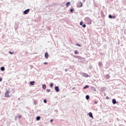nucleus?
I'll use <instances>...</instances> for the list:
<instances>
[{
	"mask_svg": "<svg viewBox=\"0 0 126 126\" xmlns=\"http://www.w3.org/2000/svg\"><path fill=\"white\" fill-rule=\"evenodd\" d=\"M54 120H50V122L52 123Z\"/></svg>",
	"mask_w": 126,
	"mask_h": 126,
	"instance_id": "c756f323",
	"label": "nucleus"
},
{
	"mask_svg": "<svg viewBox=\"0 0 126 126\" xmlns=\"http://www.w3.org/2000/svg\"><path fill=\"white\" fill-rule=\"evenodd\" d=\"M82 2H78L77 4V7H82Z\"/></svg>",
	"mask_w": 126,
	"mask_h": 126,
	"instance_id": "7ed1b4c3",
	"label": "nucleus"
},
{
	"mask_svg": "<svg viewBox=\"0 0 126 126\" xmlns=\"http://www.w3.org/2000/svg\"><path fill=\"white\" fill-rule=\"evenodd\" d=\"M86 22L87 23V24H91L92 23V21H91V19H90L89 18H86L85 19Z\"/></svg>",
	"mask_w": 126,
	"mask_h": 126,
	"instance_id": "f03ea898",
	"label": "nucleus"
},
{
	"mask_svg": "<svg viewBox=\"0 0 126 126\" xmlns=\"http://www.w3.org/2000/svg\"><path fill=\"white\" fill-rule=\"evenodd\" d=\"M51 91V90H47V92H50Z\"/></svg>",
	"mask_w": 126,
	"mask_h": 126,
	"instance_id": "cd10ccee",
	"label": "nucleus"
},
{
	"mask_svg": "<svg viewBox=\"0 0 126 126\" xmlns=\"http://www.w3.org/2000/svg\"><path fill=\"white\" fill-rule=\"evenodd\" d=\"M53 86H54V84H53V83H51L50 85V87L51 88H52V87H53Z\"/></svg>",
	"mask_w": 126,
	"mask_h": 126,
	"instance_id": "f3484780",
	"label": "nucleus"
},
{
	"mask_svg": "<svg viewBox=\"0 0 126 126\" xmlns=\"http://www.w3.org/2000/svg\"><path fill=\"white\" fill-rule=\"evenodd\" d=\"M70 12H73V9H71L70 10Z\"/></svg>",
	"mask_w": 126,
	"mask_h": 126,
	"instance_id": "b1692460",
	"label": "nucleus"
},
{
	"mask_svg": "<svg viewBox=\"0 0 126 126\" xmlns=\"http://www.w3.org/2000/svg\"><path fill=\"white\" fill-rule=\"evenodd\" d=\"M40 119H41V118L39 116H37L36 117V121H39Z\"/></svg>",
	"mask_w": 126,
	"mask_h": 126,
	"instance_id": "2eb2a0df",
	"label": "nucleus"
},
{
	"mask_svg": "<svg viewBox=\"0 0 126 126\" xmlns=\"http://www.w3.org/2000/svg\"><path fill=\"white\" fill-rule=\"evenodd\" d=\"M89 116L90 117V118H92L93 119V115L92 114V113L90 112L89 113Z\"/></svg>",
	"mask_w": 126,
	"mask_h": 126,
	"instance_id": "6e6552de",
	"label": "nucleus"
},
{
	"mask_svg": "<svg viewBox=\"0 0 126 126\" xmlns=\"http://www.w3.org/2000/svg\"><path fill=\"white\" fill-rule=\"evenodd\" d=\"M29 11H30V9H28L24 11L23 14H28V13H29Z\"/></svg>",
	"mask_w": 126,
	"mask_h": 126,
	"instance_id": "20e7f679",
	"label": "nucleus"
},
{
	"mask_svg": "<svg viewBox=\"0 0 126 126\" xmlns=\"http://www.w3.org/2000/svg\"><path fill=\"white\" fill-rule=\"evenodd\" d=\"M9 54H10V55H13V52H11L10 51L9 52Z\"/></svg>",
	"mask_w": 126,
	"mask_h": 126,
	"instance_id": "5701e85b",
	"label": "nucleus"
},
{
	"mask_svg": "<svg viewBox=\"0 0 126 126\" xmlns=\"http://www.w3.org/2000/svg\"><path fill=\"white\" fill-rule=\"evenodd\" d=\"M42 88L43 89H46V88H47V86H46V84L42 85Z\"/></svg>",
	"mask_w": 126,
	"mask_h": 126,
	"instance_id": "9d476101",
	"label": "nucleus"
},
{
	"mask_svg": "<svg viewBox=\"0 0 126 126\" xmlns=\"http://www.w3.org/2000/svg\"><path fill=\"white\" fill-rule=\"evenodd\" d=\"M97 103H98V102H97L96 101L94 102V104H97Z\"/></svg>",
	"mask_w": 126,
	"mask_h": 126,
	"instance_id": "7c9ffc66",
	"label": "nucleus"
},
{
	"mask_svg": "<svg viewBox=\"0 0 126 126\" xmlns=\"http://www.w3.org/2000/svg\"><path fill=\"white\" fill-rule=\"evenodd\" d=\"M89 88V86L88 85H86L84 87V89H86L87 88Z\"/></svg>",
	"mask_w": 126,
	"mask_h": 126,
	"instance_id": "4468645a",
	"label": "nucleus"
},
{
	"mask_svg": "<svg viewBox=\"0 0 126 126\" xmlns=\"http://www.w3.org/2000/svg\"><path fill=\"white\" fill-rule=\"evenodd\" d=\"M89 98H90L89 95L86 96V99H87V100H88L89 99Z\"/></svg>",
	"mask_w": 126,
	"mask_h": 126,
	"instance_id": "a211bd4d",
	"label": "nucleus"
},
{
	"mask_svg": "<svg viewBox=\"0 0 126 126\" xmlns=\"http://www.w3.org/2000/svg\"><path fill=\"white\" fill-rule=\"evenodd\" d=\"M65 71H67V69H65Z\"/></svg>",
	"mask_w": 126,
	"mask_h": 126,
	"instance_id": "2f4dec72",
	"label": "nucleus"
},
{
	"mask_svg": "<svg viewBox=\"0 0 126 126\" xmlns=\"http://www.w3.org/2000/svg\"><path fill=\"white\" fill-rule=\"evenodd\" d=\"M0 70H1L2 71H4V67H1L0 68Z\"/></svg>",
	"mask_w": 126,
	"mask_h": 126,
	"instance_id": "dca6fc26",
	"label": "nucleus"
},
{
	"mask_svg": "<svg viewBox=\"0 0 126 126\" xmlns=\"http://www.w3.org/2000/svg\"><path fill=\"white\" fill-rule=\"evenodd\" d=\"M70 4V2H67L66 3V6H67V7H68V6H69V5Z\"/></svg>",
	"mask_w": 126,
	"mask_h": 126,
	"instance_id": "9b49d317",
	"label": "nucleus"
},
{
	"mask_svg": "<svg viewBox=\"0 0 126 126\" xmlns=\"http://www.w3.org/2000/svg\"><path fill=\"white\" fill-rule=\"evenodd\" d=\"M1 81H2V78H0V82Z\"/></svg>",
	"mask_w": 126,
	"mask_h": 126,
	"instance_id": "bb28decb",
	"label": "nucleus"
},
{
	"mask_svg": "<svg viewBox=\"0 0 126 126\" xmlns=\"http://www.w3.org/2000/svg\"><path fill=\"white\" fill-rule=\"evenodd\" d=\"M107 99H109V97H107Z\"/></svg>",
	"mask_w": 126,
	"mask_h": 126,
	"instance_id": "72a5a7b5",
	"label": "nucleus"
},
{
	"mask_svg": "<svg viewBox=\"0 0 126 126\" xmlns=\"http://www.w3.org/2000/svg\"><path fill=\"white\" fill-rule=\"evenodd\" d=\"M12 94H11V92L9 90L7 91L5 93V97L6 98H9V97H11Z\"/></svg>",
	"mask_w": 126,
	"mask_h": 126,
	"instance_id": "f257e3e1",
	"label": "nucleus"
},
{
	"mask_svg": "<svg viewBox=\"0 0 126 126\" xmlns=\"http://www.w3.org/2000/svg\"><path fill=\"white\" fill-rule=\"evenodd\" d=\"M55 89L56 92H59V91H60V89H59V87L58 86L55 87Z\"/></svg>",
	"mask_w": 126,
	"mask_h": 126,
	"instance_id": "423d86ee",
	"label": "nucleus"
},
{
	"mask_svg": "<svg viewBox=\"0 0 126 126\" xmlns=\"http://www.w3.org/2000/svg\"><path fill=\"white\" fill-rule=\"evenodd\" d=\"M18 118H19V119H21V115H19V116H18Z\"/></svg>",
	"mask_w": 126,
	"mask_h": 126,
	"instance_id": "c85d7f7f",
	"label": "nucleus"
},
{
	"mask_svg": "<svg viewBox=\"0 0 126 126\" xmlns=\"http://www.w3.org/2000/svg\"><path fill=\"white\" fill-rule=\"evenodd\" d=\"M108 17L109 18H116V16H112V15H109L108 16Z\"/></svg>",
	"mask_w": 126,
	"mask_h": 126,
	"instance_id": "1a4fd4ad",
	"label": "nucleus"
},
{
	"mask_svg": "<svg viewBox=\"0 0 126 126\" xmlns=\"http://www.w3.org/2000/svg\"><path fill=\"white\" fill-rule=\"evenodd\" d=\"M74 54H75V55H77V54H78V52L77 51H75Z\"/></svg>",
	"mask_w": 126,
	"mask_h": 126,
	"instance_id": "6ab92c4d",
	"label": "nucleus"
},
{
	"mask_svg": "<svg viewBox=\"0 0 126 126\" xmlns=\"http://www.w3.org/2000/svg\"><path fill=\"white\" fill-rule=\"evenodd\" d=\"M44 103H47V99H44L43 100Z\"/></svg>",
	"mask_w": 126,
	"mask_h": 126,
	"instance_id": "4be33fe9",
	"label": "nucleus"
},
{
	"mask_svg": "<svg viewBox=\"0 0 126 126\" xmlns=\"http://www.w3.org/2000/svg\"><path fill=\"white\" fill-rule=\"evenodd\" d=\"M45 59H49V53L48 52L45 53Z\"/></svg>",
	"mask_w": 126,
	"mask_h": 126,
	"instance_id": "39448f33",
	"label": "nucleus"
},
{
	"mask_svg": "<svg viewBox=\"0 0 126 126\" xmlns=\"http://www.w3.org/2000/svg\"><path fill=\"white\" fill-rule=\"evenodd\" d=\"M76 45L78 46V47H81V45L80 44H79L78 43H77Z\"/></svg>",
	"mask_w": 126,
	"mask_h": 126,
	"instance_id": "aec40b11",
	"label": "nucleus"
},
{
	"mask_svg": "<svg viewBox=\"0 0 126 126\" xmlns=\"http://www.w3.org/2000/svg\"><path fill=\"white\" fill-rule=\"evenodd\" d=\"M82 27H83V28H85L86 27V25L84 24L82 26Z\"/></svg>",
	"mask_w": 126,
	"mask_h": 126,
	"instance_id": "412c9836",
	"label": "nucleus"
},
{
	"mask_svg": "<svg viewBox=\"0 0 126 126\" xmlns=\"http://www.w3.org/2000/svg\"><path fill=\"white\" fill-rule=\"evenodd\" d=\"M83 75L85 77H88V75L86 73H84Z\"/></svg>",
	"mask_w": 126,
	"mask_h": 126,
	"instance_id": "ddd939ff",
	"label": "nucleus"
},
{
	"mask_svg": "<svg viewBox=\"0 0 126 126\" xmlns=\"http://www.w3.org/2000/svg\"><path fill=\"white\" fill-rule=\"evenodd\" d=\"M44 64H48V63L47 62H45V63H44Z\"/></svg>",
	"mask_w": 126,
	"mask_h": 126,
	"instance_id": "a878e982",
	"label": "nucleus"
},
{
	"mask_svg": "<svg viewBox=\"0 0 126 126\" xmlns=\"http://www.w3.org/2000/svg\"><path fill=\"white\" fill-rule=\"evenodd\" d=\"M34 83H35V82H34V81H32V82H31L30 83V84L31 85H34Z\"/></svg>",
	"mask_w": 126,
	"mask_h": 126,
	"instance_id": "f8f14e48",
	"label": "nucleus"
},
{
	"mask_svg": "<svg viewBox=\"0 0 126 126\" xmlns=\"http://www.w3.org/2000/svg\"><path fill=\"white\" fill-rule=\"evenodd\" d=\"M112 103L114 104V105L117 103V100H116V99L114 98L112 99Z\"/></svg>",
	"mask_w": 126,
	"mask_h": 126,
	"instance_id": "0eeeda50",
	"label": "nucleus"
},
{
	"mask_svg": "<svg viewBox=\"0 0 126 126\" xmlns=\"http://www.w3.org/2000/svg\"><path fill=\"white\" fill-rule=\"evenodd\" d=\"M107 99H109V97H107Z\"/></svg>",
	"mask_w": 126,
	"mask_h": 126,
	"instance_id": "473e14b6",
	"label": "nucleus"
},
{
	"mask_svg": "<svg viewBox=\"0 0 126 126\" xmlns=\"http://www.w3.org/2000/svg\"><path fill=\"white\" fill-rule=\"evenodd\" d=\"M83 24V23L82 22H80V25H82Z\"/></svg>",
	"mask_w": 126,
	"mask_h": 126,
	"instance_id": "393cba45",
	"label": "nucleus"
}]
</instances>
